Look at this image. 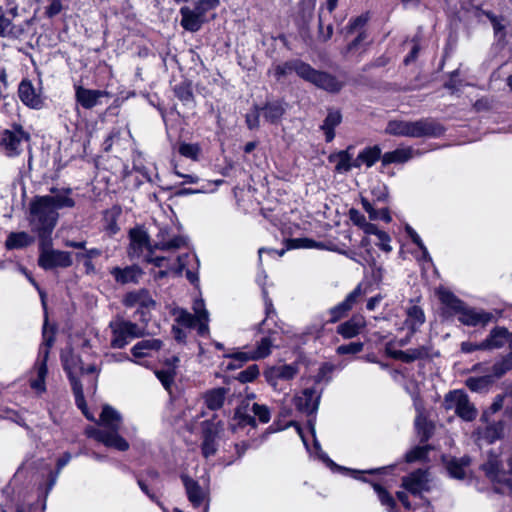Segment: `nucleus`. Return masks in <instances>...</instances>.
Listing matches in <instances>:
<instances>
[{
    "label": "nucleus",
    "mask_w": 512,
    "mask_h": 512,
    "mask_svg": "<svg viewBox=\"0 0 512 512\" xmlns=\"http://www.w3.org/2000/svg\"><path fill=\"white\" fill-rule=\"evenodd\" d=\"M51 194L35 198L30 204L29 222L39 237L51 235L58 220V210L72 208L75 200L71 188H51Z\"/></svg>",
    "instance_id": "obj_1"
},
{
    "label": "nucleus",
    "mask_w": 512,
    "mask_h": 512,
    "mask_svg": "<svg viewBox=\"0 0 512 512\" xmlns=\"http://www.w3.org/2000/svg\"><path fill=\"white\" fill-rule=\"evenodd\" d=\"M122 422V416L117 410L104 405L97 426H88L85 434L107 448L125 452L130 445L120 434Z\"/></svg>",
    "instance_id": "obj_2"
},
{
    "label": "nucleus",
    "mask_w": 512,
    "mask_h": 512,
    "mask_svg": "<svg viewBox=\"0 0 512 512\" xmlns=\"http://www.w3.org/2000/svg\"><path fill=\"white\" fill-rule=\"evenodd\" d=\"M436 293L443 305V315L446 317L456 316L462 325L485 327L497 319L493 312L469 306L445 288H439Z\"/></svg>",
    "instance_id": "obj_3"
},
{
    "label": "nucleus",
    "mask_w": 512,
    "mask_h": 512,
    "mask_svg": "<svg viewBox=\"0 0 512 512\" xmlns=\"http://www.w3.org/2000/svg\"><path fill=\"white\" fill-rule=\"evenodd\" d=\"M64 370L67 372L70 379L73 393L75 396V402L77 407L83 412L85 417L89 420H94V416L87 410V405L84 399L83 387L80 381L77 379L79 373H96L97 368L95 365L83 366L81 359L75 355L71 350H65L61 355Z\"/></svg>",
    "instance_id": "obj_4"
},
{
    "label": "nucleus",
    "mask_w": 512,
    "mask_h": 512,
    "mask_svg": "<svg viewBox=\"0 0 512 512\" xmlns=\"http://www.w3.org/2000/svg\"><path fill=\"white\" fill-rule=\"evenodd\" d=\"M507 464L509 470L505 471L499 454L490 453L481 469L496 492L512 497V456L508 459Z\"/></svg>",
    "instance_id": "obj_5"
},
{
    "label": "nucleus",
    "mask_w": 512,
    "mask_h": 512,
    "mask_svg": "<svg viewBox=\"0 0 512 512\" xmlns=\"http://www.w3.org/2000/svg\"><path fill=\"white\" fill-rule=\"evenodd\" d=\"M443 127L433 120L418 121H390L386 127V132L397 136L406 137H438L442 135Z\"/></svg>",
    "instance_id": "obj_6"
},
{
    "label": "nucleus",
    "mask_w": 512,
    "mask_h": 512,
    "mask_svg": "<svg viewBox=\"0 0 512 512\" xmlns=\"http://www.w3.org/2000/svg\"><path fill=\"white\" fill-rule=\"evenodd\" d=\"M220 0H198L193 8L184 6L180 9L181 26L190 32H197L207 21V13L215 9Z\"/></svg>",
    "instance_id": "obj_7"
},
{
    "label": "nucleus",
    "mask_w": 512,
    "mask_h": 512,
    "mask_svg": "<svg viewBox=\"0 0 512 512\" xmlns=\"http://www.w3.org/2000/svg\"><path fill=\"white\" fill-rule=\"evenodd\" d=\"M40 238V254L38 264L45 270L53 268H67L72 265V256L70 252L55 250L51 248L50 235Z\"/></svg>",
    "instance_id": "obj_8"
},
{
    "label": "nucleus",
    "mask_w": 512,
    "mask_h": 512,
    "mask_svg": "<svg viewBox=\"0 0 512 512\" xmlns=\"http://www.w3.org/2000/svg\"><path fill=\"white\" fill-rule=\"evenodd\" d=\"M193 311L194 315L184 309L177 308L173 314L178 324L187 328L197 327L198 333L205 335L208 332L209 315L202 299L194 301Z\"/></svg>",
    "instance_id": "obj_9"
},
{
    "label": "nucleus",
    "mask_w": 512,
    "mask_h": 512,
    "mask_svg": "<svg viewBox=\"0 0 512 512\" xmlns=\"http://www.w3.org/2000/svg\"><path fill=\"white\" fill-rule=\"evenodd\" d=\"M193 311L194 315L184 309L177 308L173 314L178 324L187 328L197 327L198 333L205 335L208 332L209 315L202 299L194 301Z\"/></svg>",
    "instance_id": "obj_10"
},
{
    "label": "nucleus",
    "mask_w": 512,
    "mask_h": 512,
    "mask_svg": "<svg viewBox=\"0 0 512 512\" xmlns=\"http://www.w3.org/2000/svg\"><path fill=\"white\" fill-rule=\"evenodd\" d=\"M43 339L44 341L39 351V359L35 363L32 371V377L30 379V386L37 393H43L46 390L45 379L48 372L46 362L49 355V349L54 341L53 335L47 331L46 325L43 328Z\"/></svg>",
    "instance_id": "obj_11"
},
{
    "label": "nucleus",
    "mask_w": 512,
    "mask_h": 512,
    "mask_svg": "<svg viewBox=\"0 0 512 512\" xmlns=\"http://www.w3.org/2000/svg\"><path fill=\"white\" fill-rule=\"evenodd\" d=\"M276 337L275 333L269 336L263 337L257 345V348L252 351H236L232 354L227 355L231 359L228 363L227 368L230 370L240 368L244 363L250 360L263 359L271 354V349L275 346Z\"/></svg>",
    "instance_id": "obj_12"
},
{
    "label": "nucleus",
    "mask_w": 512,
    "mask_h": 512,
    "mask_svg": "<svg viewBox=\"0 0 512 512\" xmlns=\"http://www.w3.org/2000/svg\"><path fill=\"white\" fill-rule=\"evenodd\" d=\"M302 79L313 84L319 89L325 90L330 93H336L340 91L344 83L338 80L335 76L314 69L311 65L302 67Z\"/></svg>",
    "instance_id": "obj_13"
},
{
    "label": "nucleus",
    "mask_w": 512,
    "mask_h": 512,
    "mask_svg": "<svg viewBox=\"0 0 512 512\" xmlns=\"http://www.w3.org/2000/svg\"><path fill=\"white\" fill-rule=\"evenodd\" d=\"M445 408L454 412L464 421H472L477 416V410L469 401L467 394L461 390L449 392L444 399Z\"/></svg>",
    "instance_id": "obj_14"
},
{
    "label": "nucleus",
    "mask_w": 512,
    "mask_h": 512,
    "mask_svg": "<svg viewBox=\"0 0 512 512\" xmlns=\"http://www.w3.org/2000/svg\"><path fill=\"white\" fill-rule=\"evenodd\" d=\"M113 332L111 345L114 348H123L130 339L143 335V328L130 321L118 320L110 324Z\"/></svg>",
    "instance_id": "obj_15"
},
{
    "label": "nucleus",
    "mask_w": 512,
    "mask_h": 512,
    "mask_svg": "<svg viewBox=\"0 0 512 512\" xmlns=\"http://www.w3.org/2000/svg\"><path fill=\"white\" fill-rule=\"evenodd\" d=\"M29 134L21 127H14L11 130L3 131L0 139V146L9 157L19 155L23 150V144L29 141Z\"/></svg>",
    "instance_id": "obj_16"
},
{
    "label": "nucleus",
    "mask_w": 512,
    "mask_h": 512,
    "mask_svg": "<svg viewBox=\"0 0 512 512\" xmlns=\"http://www.w3.org/2000/svg\"><path fill=\"white\" fill-rule=\"evenodd\" d=\"M123 304L126 307H136L140 319L147 321V313L155 307L156 303L147 290L141 289L127 293L123 299Z\"/></svg>",
    "instance_id": "obj_17"
},
{
    "label": "nucleus",
    "mask_w": 512,
    "mask_h": 512,
    "mask_svg": "<svg viewBox=\"0 0 512 512\" xmlns=\"http://www.w3.org/2000/svg\"><path fill=\"white\" fill-rule=\"evenodd\" d=\"M298 373V368L292 364L272 366L264 371L267 383L275 390L282 391L281 382L292 380Z\"/></svg>",
    "instance_id": "obj_18"
},
{
    "label": "nucleus",
    "mask_w": 512,
    "mask_h": 512,
    "mask_svg": "<svg viewBox=\"0 0 512 512\" xmlns=\"http://www.w3.org/2000/svg\"><path fill=\"white\" fill-rule=\"evenodd\" d=\"M130 245L128 255L130 258L140 257L145 250L150 251L148 234L141 228H133L129 233Z\"/></svg>",
    "instance_id": "obj_19"
},
{
    "label": "nucleus",
    "mask_w": 512,
    "mask_h": 512,
    "mask_svg": "<svg viewBox=\"0 0 512 512\" xmlns=\"http://www.w3.org/2000/svg\"><path fill=\"white\" fill-rule=\"evenodd\" d=\"M18 95L22 103L33 109H41L43 99L29 80H22L19 84Z\"/></svg>",
    "instance_id": "obj_20"
},
{
    "label": "nucleus",
    "mask_w": 512,
    "mask_h": 512,
    "mask_svg": "<svg viewBox=\"0 0 512 512\" xmlns=\"http://www.w3.org/2000/svg\"><path fill=\"white\" fill-rule=\"evenodd\" d=\"M221 430L220 422H205L203 428L204 439L202 443V452L206 458L215 454L217 450L216 440Z\"/></svg>",
    "instance_id": "obj_21"
},
{
    "label": "nucleus",
    "mask_w": 512,
    "mask_h": 512,
    "mask_svg": "<svg viewBox=\"0 0 512 512\" xmlns=\"http://www.w3.org/2000/svg\"><path fill=\"white\" fill-rule=\"evenodd\" d=\"M402 486L410 494L420 496L422 492L428 491V474L426 471L418 470L403 479Z\"/></svg>",
    "instance_id": "obj_22"
},
{
    "label": "nucleus",
    "mask_w": 512,
    "mask_h": 512,
    "mask_svg": "<svg viewBox=\"0 0 512 512\" xmlns=\"http://www.w3.org/2000/svg\"><path fill=\"white\" fill-rule=\"evenodd\" d=\"M319 400L320 394L313 388H307L295 396L294 403L299 411L312 414L318 409Z\"/></svg>",
    "instance_id": "obj_23"
},
{
    "label": "nucleus",
    "mask_w": 512,
    "mask_h": 512,
    "mask_svg": "<svg viewBox=\"0 0 512 512\" xmlns=\"http://www.w3.org/2000/svg\"><path fill=\"white\" fill-rule=\"evenodd\" d=\"M110 273L114 280L122 285L136 284L143 275L142 269L137 265H130L124 268L114 267L111 269Z\"/></svg>",
    "instance_id": "obj_24"
},
{
    "label": "nucleus",
    "mask_w": 512,
    "mask_h": 512,
    "mask_svg": "<svg viewBox=\"0 0 512 512\" xmlns=\"http://www.w3.org/2000/svg\"><path fill=\"white\" fill-rule=\"evenodd\" d=\"M108 96V93L103 90H92L82 86H77L75 97L77 102L85 109H91L99 104L102 97Z\"/></svg>",
    "instance_id": "obj_25"
},
{
    "label": "nucleus",
    "mask_w": 512,
    "mask_h": 512,
    "mask_svg": "<svg viewBox=\"0 0 512 512\" xmlns=\"http://www.w3.org/2000/svg\"><path fill=\"white\" fill-rule=\"evenodd\" d=\"M186 245V238L181 235H170L167 229H161L157 235L155 247L160 250L173 251Z\"/></svg>",
    "instance_id": "obj_26"
},
{
    "label": "nucleus",
    "mask_w": 512,
    "mask_h": 512,
    "mask_svg": "<svg viewBox=\"0 0 512 512\" xmlns=\"http://www.w3.org/2000/svg\"><path fill=\"white\" fill-rule=\"evenodd\" d=\"M510 340H512V332L510 333L505 327H494L487 338L483 340V347L486 350L499 349Z\"/></svg>",
    "instance_id": "obj_27"
},
{
    "label": "nucleus",
    "mask_w": 512,
    "mask_h": 512,
    "mask_svg": "<svg viewBox=\"0 0 512 512\" xmlns=\"http://www.w3.org/2000/svg\"><path fill=\"white\" fill-rule=\"evenodd\" d=\"M163 346V342L157 338L142 339L137 342L131 349V353L135 358L152 357Z\"/></svg>",
    "instance_id": "obj_28"
},
{
    "label": "nucleus",
    "mask_w": 512,
    "mask_h": 512,
    "mask_svg": "<svg viewBox=\"0 0 512 512\" xmlns=\"http://www.w3.org/2000/svg\"><path fill=\"white\" fill-rule=\"evenodd\" d=\"M181 478L189 501L194 507H199L206 500L208 496L207 491L192 478L188 476H182Z\"/></svg>",
    "instance_id": "obj_29"
},
{
    "label": "nucleus",
    "mask_w": 512,
    "mask_h": 512,
    "mask_svg": "<svg viewBox=\"0 0 512 512\" xmlns=\"http://www.w3.org/2000/svg\"><path fill=\"white\" fill-rule=\"evenodd\" d=\"M365 326L366 320L364 316L358 314L354 315L346 322L341 323L337 327V333L345 339H351L357 336Z\"/></svg>",
    "instance_id": "obj_30"
},
{
    "label": "nucleus",
    "mask_w": 512,
    "mask_h": 512,
    "mask_svg": "<svg viewBox=\"0 0 512 512\" xmlns=\"http://www.w3.org/2000/svg\"><path fill=\"white\" fill-rule=\"evenodd\" d=\"M380 157L381 149L378 146L367 147L354 159V167L360 168L365 165L367 168H370L380 159Z\"/></svg>",
    "instance_id": "obj_31"
},
{
    "label": "nucleus",
    "mask_w": 512,
    "mask_h": 512,
    "mask_svg": "<svg viewBox=\"0 0 512 512\" xmlns=\"http://www.w3.org/2000/svg\"><path fill=\"white\" fill-rule=\"evenodd\" d=\"M34 237L25 231L11 232L5 241L8 250L23 249L34 243Z\"/></svg>",
    "instance_id": "obj_32"
},
{
    "label": "nucleus",
    "mask_w": 512,
    "mask_h": 512,
    "mask_svg": "<svg viewBox=\"0 0 512 512\" xmlns=\"http://www.w3.org/2000/svg\"><path fill=\"white\" fill-rule=\"evenodd\" d=\"M303 66H307V63L301 60H291L283 64L276 65L272 72L278 80L292 72H295L300 78H302V74L300 72L302 71Z\"/></svg>",
    "instance_id": "obj_33"
},
{
    "label": "nucleus",
    "mask_w": 512,
    "mask_h": 512,
    "mask_svg": "<svg viewBox=\"0 0 512 512\" xmlns=\"http://www.w3.org/2000/svg\"><path fill=\"white\" fill-rule=\"evenodd\" d=\"M425 322V314L423 310L416 305H413L407 309L406 325L410 329V334L416 332V330Z\"/></svg>",
    "instance_id": "obj_34"
},
{
    "label": "nucleus",
    "mask_w": 512,
    "mask_h": 512,
    "mask_svg": "<svg viewBox=\"0 0 512 512\" xmlns=\"http://www.w3.org/2000/svg\"><path fill=\"white\" fill-rule=\"evenodd\" d=\"M413 157V150L411 148H399L391 152H386L382 156V163L384 165L392 163H404Z\"/></svg>",
    "instance_id": "obj_35"
},
{
    "label": "nucleus",
    "mask_w": 512,
    "mask_h": 512,
    "mask_svg": "<svg viewBox=\"0 0 512 512\" xmlns=\"http://www.w3.org/2000/svg\"><path fill=\"white\" fill-rule=\"evenodd\" d=\"M261 110L265 120L273 124L279 122L285 112L283 104L278 101L267 103Z\"/></svg>",
    "instance_id": "obj_36"
},
{
    "label": "nucleus",
    "mask_w": 512,
    "mask_h": 512,
    "mask_svg": "<svg viewBox=\"0 0 512 512\" xmlns=\"http://www.w3.org/2000/svg\"><path fill=\"white\" fill-rule=\"evenodd\" d=\"M504 425L502 422L493 423L488 425L484 431L477 433V440H484L487 443H493L500 439L503 435Z\"/></svg>",
    "instance_id": "obj_37"
},
{
    "label": "nucleus",
    "mask_w": 512,
    "mask_h": 512,
    "mask_svg": "<svg viewBox=\"0 0 512 512\" xmlns=\"http://www.w3.org/2000/svg\"><path fill=\"white\" fill-rule=\"evenodd\" d=\"M225 396V388H214L204 394L205 404L209 409L217 410L222 407Z\"/></svg>",
    "instance_id": "obj_38"
},
{
    "label": "nucleus",
    "mask_w": 512,
    "mask_h": 512,
    "mask_svg": "<svg viewBox=\"0 0 512 512\" xmlns=\"http://www.w3.org/2000/svg\"><path fill=\"white\" fill-rule=\"evenodd\" d=\"M341 114L338 111H330L324 120L323 125L321 126L322 130L325 134V139L327 142H330L334 139L335 133L334 129L341 122Z\"/></svg>",
    "instance_id": "obj_39"
},
{
    "label": "nucleus",
    "mask_w": 512,
    "mask_h": 512,
    "mask_svg": "<svg viewBox=\"0 0 512 512\" xmlns=\"http://www.w3.org/2000/svg\"><path fill=\"white\" fill-rule=\"evenodd\" d=\"M387 352L394 358L400 359L404 362H412L416 359L423 357L426 351L423 348L408 350V351H392L390 345L386 348Z\"/></svg>",
    "instance_id": "obj_40"
},
{
    "label": "nucleus",
    "mask_w": 512,
    "mask_h": 512,
    "mask_svg": "<svg viewBox=\"0 0 512 512\" xmlns=\"http://www.w3.org/2000/svg\"><path fill=\"white\" fill-rule=\"evenodd\" d=\"M334 158L337 160L335 169L339 173H346L354 167V159L348 150L340 151Z\"/></svg>",
    "instance_id": "obj_41"
},
{
    "label": "nucleus",
    "mask_w": 512,
    "mask_h": 512,
    "mask_svg": "<svg viewBox=\"0 0 512 512\" xmlns=\"http://www.w3.org/2000/svg\"><path fill=\"white\" fill-rule=\"evenodd\" d=\"M361 203L371 220H383L387 223L391 221V216L387 208L376 210L374 209L372 204L367 199L364 198L362 199Z\"/></svg>",
    "instance_id": "obj_42"
},
{
    "label": "nucleus",
    "mask_w": 512,
    "mask_h": 512,
    "mask_svg": "<svg viewBox=\"0 0 512 512\" xmlns=\"http://www.w3.org/2000/svg\"><path fill=\"white\" fill-rule=\"evenodd\" d=\"M493 382L492 376L470 377L466 380L467 387L474 392L486 390Z\"/></svg>",
    "instance_id": "obj_43"
},
{
    "label": "nucleus",
    "mask_w": 512,
    "mask_h": 512,
    "mask_svg": "<svg viewBox=\"0 0 512 512\" xmlns=\"http://www.w3.org/2000/svg\"><path fill=\"white\" fill-rule=\"evenodd\" d=\"M468 465V459H462L461 461L453 459L448 462L447 469L452 477L456 479H463L466 476L465 467H467Z\"/></svg>",
    "instance_id": "obj_44"
},
{
    "label": "nucleus",
    "mask_w": 512,
    "mask_h": 512,
    "mask_svg": "<svg viewBox=\"0 0 512 512\" xmlns=\"http://www.w3.org/2000/svg\"><path fill=\"white\" fill-rule=\"evenodd\" d=\"M155 375L157 379L161 382L165 390L171 393L176 375L175 371L172 369H161L156 370Z\"/></svg>",
    "instance_id": "obj_45"
},
{
    "label": "nucleus",
    "mask_w": 512,
    "mask_h": 512,
    "mask_svg": "<svg viewBox=\"0 0 512 512\" xmlns=\"http://www.w3.org/2000/svg\"><path fill=\"white\" fill-rule=\"evenodd\" d=\"M416 410L418 412L415 419V426L418 430V433L422 436V438L427 439L430 434V426L427 423L426 417L422 412V408L419 405H416Z\"/></svg>",
    "instance_id": "obj_46"
},
{
    "label": "nucleus",
    "mask_w": 512,
    "mask_h": 512,
    "mask_svg": "<svg viewBox=\"0 0 512 512\" xmlns=\"http://www.w3.org/2000/svg\"><path fill=\"white\" fill-rule=\"evenodd\" d=\"M234 421L235 424H232V429L234 432H238L239 429L245 428L247 426L251 428H255L256 422L255 419L249 415L241 414L240 411H237Z\"/></svg>",
    "instance_id": "obj_47"
},
{
    "label": "nucleus",
    "mask_w": 512,
    "mask_h": 512,
    "mask_svg": "<svg viewBox=\"0 0 512 512\" xmlns=\"http://www.w3.org/2000/svg\"><path fill=\"white\" fill-rule=\"evenodd\" d=\"M374 491L377 493L378 498L382 505L386 506L389 512H395V501L392 496L378 484H373Z\"/></svg>",
    "instance_id": "obj_48"
},
{
    "label": "nucleus",
    "mask_w": 512,
    "mask_h": 512,
    "mask_svg": "<svg viewBox=\"0 0 512 512\" xmlns=\"http://www.w3.org/2000/svg\"><path fill=\"white\" fill-rule=\"evenodd\" d=\"M179 153L189 159L197 160L199 153H200V147L198 144H191V143H180L178 148Z\"/></svg>",
    "instance_id": "obj_49"
},
{
    "label": "nucleus",
    "mask_w": 512,
    "mask_h": 512,
    "mask_svg": "<svg viewBox=\"0 0 512 512\" xmlns=\"http://www.w3.org/2000/svg\"><path fill=\"white\" fill-rule=\"evenodd\" d=\"M259 373L260 370L258 365L252 364L248 366L245 370L241 371L238 374L237 379L242 383L252 382L259 376Z\"/></svg>",
    "instance_id": "obj_50"
},
{
    "label": "nucleus",
    "mask_w": 512,
    "mask_h": 512,
    "mask_svg": "<svg viewBox=\"0 0 512 512\" xmlns=\"http://www.w3.org/2000/svg\"><path fill=\"white\" fill-rule=\"evenodd\" d=\"M406 232H407L408 236L411 238V240L413 241V243H415L421 249L423 259L426 261H431L429 252H428L426 246L424 245L422 239L417 234V232L410 226L406 227Z\"/></svg>",
    "instance_id": "obj_51"
},
{
    "label": "nucleus",
    "mask_w": 512,
    "mask_h": 512,
    "mask_svg": "<svg viewBox=\"0 0 512 512\" xmlns=\"http://www.w3.org/2000/svg\"><path fill=\"white\" fill-rule=\"evenodd\" d=\"M251 411L262 423H268L271 419L270 409L266 405L253 403Z\"/></svg>",
    "instance_id": "obj_52"
},
{
    "label": "nucleus",
    "mask_w": 512,
    "mask_h": 512,
    "mask_svg": "<svg viewBox=\"0 0 512 512\" xmlns=\"http://www.w3.org/2000/svg\"><path fill=\"white\" fill-rule=\"evenodd\" d=\"M362 342H351L345 345H340L337 347L336 352L339 355H347V354H358L363 350Z\"/></svg>",
    "instance_id": "obj_53"
},
{
    "label": "nucleus",
    "mask_w": 512,
    "mask_h": 512,
    "mask_svg": "<svg viewBox=\"0 0 512 512\" xmlns=\"http://www.w3.org/2000/svg\"><path fill=\"white\" fill-rule=\"evenodd\" d=\"M512 368V354L493 365L495 377H501Z\"/></svg>",
    "instance_id": "obj_54"
},
{
    "label": "nucleus",
    "mask_w": 512,
    "mask_h": 512,
    "mask_svg": "<svg viewBox=\"0 0 512 512\" xmlns=\"http://www.w3.org/2000/svg\"><path fill=\"white\" fill-rule=\"evenodd\" d=\"M318 246L313 240L307 238L291 239L288 241V249L314 248Z\"/></svg>",
    "instance_id": "obj_55"
},
{
    "label": "nucleus",
    "mask_w": 512,
    "mask_h": 512,
    "mask_svg": "<svg viewBox=\"0 0 512 512\" xmlns=\"http://www.w3.org/2000/svg\"><path fill=\"white\" fill-rule=\"evenodd\" d=\"M350 309L343 303H339L336 306L332 307L329 310V314L331 316L330 322L334 323L344 317V315L349 311Z\"/></svg>",
    "instance_id": "obj_56"
},
{
    "label": "nucleus",
    "mask_w": 512,
    "mask_h": 512,
    "mask_svg": "<svg viewBox=\"0 0 512 512\" xmlns=\"http://www.w3.org/2000/svg\"><path fill=\"white\" fill-rule=\"evenodd\" d=\"M363 295L364 292L362 291L361 285H358L342 302L351 310Z\"/></svg>",
    "instance_id": "obj_57"
},
{
    "label": "nucleus",
    "mask_w": 512,
    "mask_h": 512,
    "mask_svg": "<svg viewBox=\"0 0 512 512\" xmlns=\"http://www.w3.org/2000/svg\"><path fill=\"white\" fill-rule=\"evenodd\" d=\"M174 91L178 99H180L185 104L192 102L193 94L188 86L178 85L175 87Z\"/></svg>",
    "instance_id": "obj_58"
},
{
    "label": "nucleus",
    "mask_w": 512,
    "mask_h": 512,
    "mask_svg": "<svg viewBox=\"0 0 512 512\" xmlns=\"http://www.w3.org/2000/svg\"><path fill=\"white\" fill-rule=\"evenodd\" d=\"M13 34V25L11 19L0 14V36L7 37Z\"/></svg>",
    "instance_id": "obj_59"
},
{
    "label": "nucleus",
    "mask_w": 512,
    "mask_h": 512,
    "mask_svg": "<svg viewBox=\"0 0 512 512\" xmlns=\"http://www.w3.org/2000/svg\"><path fill=\"white\" fill-rule=\"evenodd\" d=\"M427 454L426 447H416L406 454L407 462H414L423 459Z\"/></svg>",
    "instance_id": "obj_60"
},
{
    "label": "nucleus",
    "mask_w": 512,
    "mask_h": 512,
    "mask_svg": "<svg viewBox=\"0 0 512 512\" xmlns=\"http://www.w3.org/2000/svg\"><path fill=\"white\" fill-rule=\"evenodd\" d=\"M486 15L490 19V21L493 25L495 35L500 38L503 37L504 36V33H503L504 25L502 24L503 19H499L498 17H496L495 15H493L490 12H487Z\"/></svg>",
    "instance_id": "obj_61"
},
{
    "label": "nucleus",
    "mask_w": 512,
    "mask_h": 512,
    "mask_svg": "<svg viewBox=\"0 0 512 512\" xmlns=\"http://www.w3.org/2000/svg\"><path fill=\"white\" fill-rule=\"evenodd\" d=\"M376 237L378 240L376 242V245H378L380 247V249H382L385 252H390L392 250V247L390 245L391 239L386 232L381 231V232H379V234Z\"/></svg>",
    "instance_id": "obj_62"
},
{
    "label": "nucleus",
    "mask_w": 512,
    "mask_h": 512,
    "mask_svg": "<svg viewBox=\"0 0 512 512\" xmlns=\"http://www.w3.org/2000/svg\"><path fill=\"white\" fill-rule=\"evenodd\" d=\"M260 112L257 107L246 115V123L249 129H256L259 127Z\"/></svg>",
    "instance_id": "obj_63"
},
{
    "label": "nucleus",
    "mask_w": 512,
    "mask_h": 512,
    "mask_svg": "<svg viewBox=\"0 0 512 512\" xmlns=\"http://www.w3.org/2000/svg\"><path fill=\"white\" fill-rule=\"evenodd\" d=\"M349 218L353 222V224L357 225L360 228H362L364 224L367 222L365 216L356 209H350Z\"/></svg>",
    "instance_id": "obj_64"
}]
</instances>
